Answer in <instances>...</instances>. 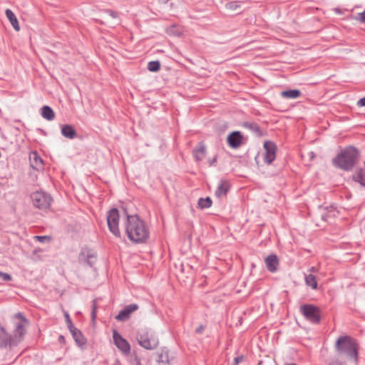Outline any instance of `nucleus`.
I'll return each mask as SVG.
<instances>
[{
  "mask_svg": "<svg viewBox=\"0 0 365 365\" xmlns=\"http://www.w3.org/2000/svg\"><path fill=\"white\" fill-rule=\"evenodd\" d=\"M5 13L7 19L9 20L14 29L16 31H19L20 27L19 25V22L14 12L11 9H7Z\"/></svg>",
  "mask_w": 365,
  "mask_h": 365,
  "instance_id": "obj_22",
  "label": "nucleus"
},
{
  "mask_svg": "<svg viewBox=\"0 0 365 365\" xmlns=\"http://www.w3.org/2000/svg\"><path fill=\"white\" fill-rule=\"evenodd\" d=\"M169 1V0H164V1H165V2H167V1Z\"/></svg>",
  "mask_w": 365,
  "mask_h": 365,
  "instance_id": "obj_47",
  "label": "nucleus"
},
{
  "mask_svg": "<svg viewBox=\"0 0 365 365\" xmlns=\"http://www.w3.org/2000/svg\"><path fill=\"white\" fill-rule=\"evenodd\" d=\"M227 8L229 9L235 10L238 7L237 2H230L226 5Z\"/></svg>",
  "mask_w": 365,
  "mask_h": 365,
  "instance_id": "obj_35",
  "label": "nucleus"
},
{
  "mask_svg": "<svg viewBox=\"0 0 365 365\" xmlns=\"http://www.w3.org/2000/svg\"><path fill=\"white\" fill-rule=\"evenodd\" d=\"M11 277L9 274L4 273L0 272V280L5 282V281H9L11 280Z\"/></svg>",
  "mask_w": 365,
  "mask_h": 365,
  "instance_id": "obj_33",
  "label": "nucleus"
},
{
  "mask_svg": "<svg viewBox=\"0 0 365 365\" xmlns=\"http://www.w3.org/2000/svg\"><path fill=\"white\" fill-rule=\"evenodd\" d=\"M335 14H339V15H341V14H344L345 11H347L348 10L347 9H339V8H335L334 9Z\"/></svg>",
  "mask_w": 365,
  "mask_h": 365,
  "instance_id": "obj_40",
  "label": "nucleus"
},
{
  "mask_svg": "<svg viewBox=\"0 0 365 365\" xmlns=\"http://www.w3.org/2000/svg\"><path fill=\"white\" fill-rule=\"evenodd\" d=\"M15 318L19 319L15 323V329L12 336H9V346H16L21 340L26 333V328L29 325L28 320L24 317V315L19 312L15 314Z\"/></svg>",
  "mask_w": 365,
  "mask_h": 365,
  "instance_id": "obj_4",
  "label": "nucleus"
},
{
  "mask_svg": "<svg viewBox=\"0 0 365 365\" xmlns=\"http://www.w3.org/2000/svg\"><path fill=\"white\" fill-rule=\"evenodd\" d=\"M125 227L128 237L135 243H143L149 237L148 227L137 215H128Z\"/></svg>",
  "mask_w": 365,
  "mask_h": 365,
  "instance_id": "obj_1",
  "label": "nucleus"
},
{
  "mask_svg": "<svg viewBox=\"0 0 365 365\" xmlns=\"http://www.w3.org/2000/svg\"><path fill=\"white\" fill-rule=\"evenodd\" d=\"M69 331L78 346H81L86 344V339L79 329L75 327H72L71 329H69Z\"/></svg>",
  "mask_w": 365,
  "mask_h": 365,
  "instance_id": "obj_17",
  "label": "nucleus"
},
{
  "mask_svg": "<svg viewBox=\"0 0 365 365\" xmlns=\"http://www.w3.org/2000/svg\"><path fill=\"white\" fill-rule=\"evenodd\" d=\"M206 148L205 146L200 143L198 146L193 150V155L197 161H201L205 156Z\"/></svg>",
  "mask_w": 365,
  "mask_h": 365,
  "instance_id": "obj_19",
  "label": "nucleus"
},
{
  "mask_svg": "<svg viewBox=\"0 0 365 365\" xmlns=\"http://www.w3.org/2000/svg\"><path fill=\"white\" fill-rule=\"evenodd\" d=\"M286 365H297V364H287Z\"/></svg>",
  "mask_w": 365,
  "mask_h": 365,
  "instance_id": "obj_46",
  "label": "nucleus"
},
{
  "mask_svg": "<svg viewBox=\"0 0 365 365\" xmlns=\"http://www.w3.org/2000/svg\"><path fill=\"white\" fill-rule=\"evenodd\" d=\"M328 365H344V364L340 360L335 359H332L328 364Z\"/></svg>",
  "mask_w": 365,
  "mask_h": 365,
  "instance_id": "obj_39",
  "label": "nucleus"
},
{
  "mask_svg": "<svg viewBox=\"0 0 365 365\" xmlns=\"http://www.w3.org/2000/svg\"><path fill=\"white\" fill-rule=\"evenodd\" d=\"M216 160V158H214L213 160H212V162L210 163V165H212V163Z\"/></svg>",
  "mask_w": 365,
  "mask_h": 365,
  "instance_id": "obj_44",
  "label": "nucleus"
},
{
  "mask_svg": "<svg viewBox=\"0 0 365 365\" xmlns=\"http://www.w3.org/2000/svg\"><path fill=\"white\" fill-rule=\"evenodd\" d=\"M41 114L47 120H53L55 118V113L53 109L48 106H43L41 109Z\"/></svg>",
  "mask_w": 365,
  "mask_h": 365,
  "instance_id": "obj_20",
  "label": "nucleus"
},
{
  "mask_svg": "<svg viewBox=\"0 0 365 365\" xmlns=\"http://www.w3.org/2000/svg\"><path fill=\"white\" fill-rule=\"evenodd\" d=\"M300 311L306 319L314 324L320 322V311L318 307L313 304H304L300 307Z\"/></svg>",
  "mask_w": 365,
  "mask_h": 365,
  "instance_id": "obj_7",
  "label": "nucleus"
},
{
  "mask_svg": "<svg viewBox=\"0 0 365 365\" xmlns=\"http://www.w3.org/2000/svg\"><path fill=\"white\" fill-rule=\"evenodd\" d=\"M31 197L33 205L36 207L43 210H46L50 207L52 201V198L50 195L44 192L37 191L32 193Z\"/></svg>",
  "mask_w": 365,
  "mask_h": 365,
  "instance_id": "obj_6",
  "label": "nucleus"
},
{
  "mask_svg": "<svg viewBox=\"0 0 365 365\" xmlns=\"http://www.w3.org/2000/svg\"><path fill=\"white\" fill-rule=\"evenodd\" d=\"M354 19L361 23H365V10L363 12L358 14Z\"/></svg>",
  "mask_w": 365,
  "mask_h": 365,
  "instance_id": "obj_32",
  "label": "nucleus"
},
{
  "mask_svg": "<svg viewBox=\"0 0 365 365\" xmlns=\"http://www.w3.org/2000/svg\"><path fill=\"white\" fill-rule=\"evenodd\" d=\"M130 365H141L140 359L137 356H130L129 359Z\"/></svg>",
  "mask_w": 365,
  "mask_h": 365,
  "instance_id": "obj_31",
  "label": "nucleus"
},
{
  "mask_svg": "<svg viewBox=\"0 0 365 365\" xmlns=\"http://www.w3.org/2000/svg\"><path fill=\"white\" fill-rule=\"evenodd\" d=\"M243 136L240 131H233L227 136L228 145L232 148H237L242 144Z\"/></svg>",
  "mask_w": 365,
  "mask_h": 365,
  "instance_id": "obj_12",
  "label": "nucleus"
},
{
  "mask_svg": "<svg viewBox=\"0 0 365 365\" xmlns=\"http://www.w3.org/2000/svg\"><path fill=\"white\" fill-rule=\"evenodd\" d=\"M264 161L270 165L276 158L277 145L270 140L265 141L264 143Z\"/></svg>",
  "mask_w": 365,
  "mask_h": 365,
  "instance_id": "obj_9",
  "label": "nucleus"
},
{
  "mask_svg": "<svg viewBox=\"0 0 365 365\" xmlns=\"http://www.w3.org/2000/svg\"><path fill=\"white\" fill-rule=\"evenodd\" d=\"M138 309L136 304L127 305L123 309L120 310L116 315L115 319L118 321L124 322L130 318V314Z\"/></svg>",
  "mask_w": 365,
  "mask_h": 365,
  "instance_id": "obj_11",
  "label": "nucleus"
},
{
  "mask_svg": "<svg viewBox=\"0 0 365 365\" xmlns=\"http://www.w3.org/2000/svg\"><path fill=\"white\" fill-rule=\"evenodd\" d=\"M267 269L270 272H275L279 265V259L276 255H269L264 259Z\"/></svg>",
  "mask_w": 365,
  "mask_h": 365,
  "instance_id": "obj_14",
  "label": "nucleus"
},
{
  "mask_svg": "<svg viewBox=\"0 0 365 365\" xmlns=\"http://www.w3.org/2000/svg\"><path fill=\"white\" fill-rule=\"evenodd\" d=\"M244 360V356H238L234 359L232 365H237Z\"/></svg>",
  "mask_w": 365,
  "mask_h": 365,
  "instance_id": "obj_36",
  "label": "nucleus"
},
{
  "mask_svg": "<svg viewBox=\"0 0 365 365\" xmlns=\"http://www.w3.org/2000/svg\"><path fill=\"white\" fill-rule=\"evenodd\" d=\"M160 68V63L158 61H150L148 64V69L152 72L158 71Z\"/></svg>",
  "mask_w": 365,
  "mask_h": 365,
  "instance_id": "obj_28",
  "label": "nucleus"
},
{
  "mask_svg": "<svg viewBox=\"0 0 365 365\" xmlns=\"http://www.w3.org/2000/svg\"><path fill=\"white\" fill-rule=\"evenodd\" d=\"M158 362L169 364L168 353L166 351H163L158 356Z\"/></svg>",
  "mask_w": 365,
  "mask_h": 365,
  "instance_id": "obj_29",
  "label": "nucleus"
},
{
  "mask_svg": "<svg viewBox=\"0 0 365 365\" xmlns=\"http://www.w3.org/2000/svg\"><path fill=\"white\" fill-rule=\"evenodd\" d=\"M301 92L297 89L284 91L281 93L282 97L289 99H296L299 98Z\"/></svg>",
  "mask_w": 365,
  "mask_h": 365,
  "instance_id": "obj_23",
  "label": "nucleus"
},
{
  "mask_svg": "<svg viewBox=\"0 0 365 365\" xmlns=\"http://www.w3.org/2000/svg\"><path fill=\"white\" fill-rule=\"evenodd\" d=\"M305 282L306 284L313 289H316L317 288V282L314 275L309 274L305 276Z\"/></svg>",
  "mask_w": 365,
  "mask_h": 365,
  "instance_id": "obj_26",
  "label": "nucleus"
},
{
  "mask_svg": "<svg viewBox=\"0 0 365 365\" xmlns=\"http://www.w3.org/2000/svg\"><path fill=\"white\" fill-rule=\"evenodd\" d=\"M58 340H59L60 342L64 341L63 336H62V335L59 336Z\"/></svg>",
  "mask_w": 365,
  "mask_h": 365,
  "instance_id": "obj_43",
  "label": "nucleus"
},
{
  "mask_svg": "<svg viewBox=\"0 0 365 365\" xmlns=\"http://www.w3.org/2000/svg\"><path fill=\"white\" fill-rule=\"evenodd\" d=\"M137 340L142 347L148 350L155 349L159 344L156 334L148 329H142L138 331Z\"/></svg>",
  "mask_w": 365,
  "mask_h": 365,
  "instance_id": "obj_5",
  "label": "nucleus"
},
{
  "mask_svg": "<svg viewBox=\"0 0 365 365\" xmlns=\"http://www.w3.org/2000/svg\"><path fill=\"white\" fill-rule=\"evenodd\" d=\"M105 12L113 19H117L118 17V13L114 11L106 10Z\"/></svg>",
  "mask_w": 365,
  "mask_h": 365,
  "instance_id": "obj_37",
  "label": "nucleus"
},
{
  "mask_svg": "<svg viewBox=\"0 0 365 365\" xmlns=\"http://www.w3.org/2000/svg\"><path fill=\"white\" fill-rule=\"evenodd\" d=\"M359 158L358 150L352 146L344 148L333 159V164L341 170H349L356 163Z\"/></svg>",
  "mask_w": 365,
  "mask_h": 365,
  "instance_id": "obj_2",
  "label": "nucleus"
},
{
  "mask_svg": "<svg viewBox=\"0 0 365 365\" xmlns=\"http://www.w3.org/2000/svg\"><path fill=\"white\" fill-rule=\"evenodd\" d=\"M65 317H66V322L68 329H71L72 327H74L72 323V321L70 318V316L67 312L65 313Z\"/></svg>",
  "mask_w": 365,
  "mask_h": 365,
  "instance_id": "obj_34",
  "label": "nucleus"
},
{
  "mask_svg": "<svg viewBox=\"0 0 365 365\" xmlns=\"http://www.w3.org/2000/svg\"><path fill=\"white\" fill-rule=\"evenodd\" d=\"M96 312H97L96 300H93V305H92V312H91V317H92L93 321H95V319H96Z\"/></svg>",
  "mask_w": 365,
  "mask_h": 365,
  "instance_id": "obj_30",
  "label": "nucleus"
},
{
  "mask_svg": "<svg viewBox=\"0 0 365 365\" xmlns=\"http://www.w3.org/2000/svg\"><path fill=\"white\" fill-rule=\"evenodd\" d=\"M107 223L110 231L115 237H120V232L118 227L119 213L118 209L113 208L108 212Z\"/></svg>",
  "mask_w": 365,
  "mask_h": 365,
  "instance_id": "obj_8",
  "label": "nucleus"
},
{
  "mask_svg": "<svg viewBox=\"0 0 365 365\" xmlns=\"http://www.w3.org/2000/svg\"><path fill=\"white\" fill-rule=\"evenodd\" d=\"M80 259L85 260L88 265L92 267L96 260V254L88 249L83 250L80 254Z\"/></svg>",
  "mask_w": 365,
  "mask_h": 365,
  "instance_id": "obj_13",
  "label": "nucleus"
},
{
  "mask_svg": "<svg viewBox=\"0 0 365 365\" xmlns=\"http://www.w3.org/2000/svg\"><path fill=\"white\" fill-rule=\"evenodd\" d=\"M9 344V335L6 329L0 325V347L5 348Z\"/></svg>",
  "mask_w": 365,
  "mask_h": 365,
  "instance_id": "obj_21",
  "label": "nucleus"
},
{
  "mask_svg": "<svg viewBox=\"0 0 365 365\" xmlns=\"http://www.w3.org/2000/svg\"><path fill=\"white\" fill-rule=\"evenodd\" d=\"M198 205L202 209L209 208L212 205V200L210 197L200 198L198 200Z\"/></svg>",
  "mask_w": 365,
  "mask_h": 365,
  "instance_id": "obj_27",
  "label": "nucleus"
},
{
  "mask_svg": "<svg viewBox=\"0 0 365 365\" xmlns=\"http://www.w3.org/2000/svg\"><path fill=\"white\" fill-rule=\"evenodd\" d=\"M36 238L40 242H44L45 241L50 240V237L48 236H36Z\"/></svg>",
  "mask_w": 365,
  "mask_h": 365,
  "instance_id": "obj_38",
  "label": "nucleus"
},
{
  "mask_svg": "<svg viewBox=\"0 0 365 365\" xmlns=\"http://www.w3.org/2000/svg\"><path fill=\"white\" fill-rule=\"evenodd\" d=\"M61 134L63 137L68 139H74L77 133L74 128L71 125H63L61 126Z\"/></svg>",
  "mask_w": 365,
  "mask_h": 365,
  "instance_id": "obj_18",
  "label": "nucleus"
},
{
  "mask_svg": "<svg viewBox=\"0 0 365 365\" xmlns=\"http://www.w3.org/2000/svg\"><path fill=\"white\" fill-rule=\"evenodd\" d=\"M230 188V182L224 179L220 180V183L218 184L217 189L215 190V195L218 198H220L222 196L227 195V192Z\"/></svg>",
  "mask_w": 365,
  "mask_h": 365,
  "instance_id": "obj_16",
  "label": "nucleus"
},
{
  "mask_svg": "<svg viewBox=\"0 0 365 365\" xmlns=\"http://www.w3.org/2000/svg\"><path fill=\"white\" fill-rule=\"evenodd\" d=\"M204 329H205V327H204L202 324H201V325H200V326L196 329L195 331H196V333H197V334H201V333L203 331V330H204Z\"/></svg>",
  "mask_w": 365,
  "mask_h": 365,
  "instance_id": "obj_42",
  "label": "nucleus"
},
{
  "mask_svg": "<svg viewBox=\"0 0 365 365\" xmlns=\"http://www.w3.org/2000/svg\"><path fill=\"white\" fill-rule=\"evenodd\" d=\"M243 126L245 128L252 130L253 133H255V134H257L258 135H262V130H261L259 126L258 125V124L256 123L245 122V123H244Z\"/></svg>",
  "mask_w": 365,
  "mask_h": 365,
  "instance_id": "obj_25",
  "label": "nucleus"
},
{
  "mask_svg": "<svg viewBox=\"0 0 365 365\" xmlns=\"http://www.w3.org/2000/svg\"><path fill=\"white\" fill-rule=\"evenodd\" d=\"M357 106L360 107L365 106V97L361 98L358 101Z\"/></svg>",
  "mask_w": 365,
  "mask_h": 365,
  "instance_id": "obj_41",
  "label": "nucleus"
},
{
  "mask_svg": "<svg viewBox=\"0 0 365 365\" xmlns=\"http://www.w3.org/2000/svg\"><path fill=\"white\" fill-rule=\"evenodd\" d=\"M354 180L361 185L365 186V163L364 168L359 170L354 175Z\"/></svg>",
  "mask_w": 365,
  "mask_h": 365,
  "instance_id": "obj_24",
  "label": "nucleus"
},
{
  "mask_svg": "<svg viewBox=\"0 0 365 365\" xmlns=\"http://www.w3.org/2000/svg\"><path fill=\"white\" fill-rule=\"evenodd\" d=\"M30 165L32 168L40 170L43 168V160L37 152L33 151L29 155Z\"/></svg>",
  "mask_w": 365,
  "mask_h": 365,
  "instance_id": "obj_15",
  "label": "nucleus"
},
{
  "mask_svg": "<svg viewBox=\"0 0 365 365\" xmlns=\"http://www.w3.org/2000/svg\"><path fill=\"white\" fill-rule=\"evenodd\" d=\"M335 349L339 355H345L347 358L351 360H357V345L351 336H339L336 341Z\"/></svg>",
  "mask_w": 365,
  "mask_h": 365,
  "instance_id": "obj_3",
  "label": "nucleus"
},
{
  "mask_svg": "<svg viewBox=\"0 0 365 365\" xmlns=\"http://www.w3.org/2000/svg\"><path fill=\"white\" fill-rule=\"evenodd\" d=\"M310 270H311L312 272H314V271L315 270V269H314V267H312L310 269Z\"/></svg>",
  "mask_w": 365,
  "mask_h": 365,
  "instance_id": "obj_45",
  "label": "nucleus"
},
{
  "mask_svg": "<svg viewBox=\"0 0 365 365\" xmlns=\"http://www.w3.org/2000/svg\"><path fill=\"white\" fill-rule=\"evenodd\" d=\"M113 338L116 346L123 353L128 354L130 351V346L128 342L122 337V336L116 331H113Z\"/></svg>",
  "mask_w": 365,
  "mask_h": 365,
  "instance_id": "obj_10",
  "label": "nucleus"
}]
</instances>
